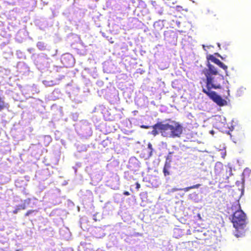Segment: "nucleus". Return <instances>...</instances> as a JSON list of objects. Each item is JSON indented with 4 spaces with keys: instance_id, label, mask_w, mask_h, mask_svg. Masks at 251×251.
Masks as SVG:
<instances>
[{
    "instance_id": "6ab92c4d",
    "label": "nucleus",
    "mask_w": 251,
    "mask_h": 251,
    "mask_svg": "<svg viewBox=\"0 0 251 251\" xmlns=\"http://www.w3.org/2000/svg\"><path fill=\"white\" fill-rule=\"evenodd\" d=\"M198 218H199V219H201V217L200 214H198Z\"/></svg>"
},
{
    "instance_id": "f8f14e48",
    "label": "nucleus",
    "mask_w": 251,
    "mask_h": 251,
    "mask_svg": "<svg viewBox=\"0 0 251 251\" xmlns=\"http://www.w3.org/2000/svg\"><path fill=\"white\" fill-rule=\"evenodd\" d=\"M169 169L163 168V173H164V175L165 176H167L170 175V173L169 172Z\"/></svg>"
},
{
    "instance_id": "f3484780",
    "label": "nucleus",
    "mask_w": 251,
    "mask_h": 251,
    "mask_svg": "<svg viewBox=\"0 0 251 251\" xmlns=\"http://www.w3.org/2000/svg\"><path fill=\"white\" fill-rule=\"evenodd\" d=\"M229 96V90H228V91H227V96H226V98L227 99V97H228V96Z\"/></svg>"
},
{
    "instance_id": "aec40b11",
    "label": "nucleus",
    "mask_w": 251,
    "mask_h": 251,
    "mask_svg": "<svg viewBox=\"0 0 251 251\" xmlns=\"http://www.w3.org/2000/svg\"><path fill=\"white\" fill-rule=\"evenodd\" d=\"M143 127H144V128H148V126H143Z\"/></svg>"
},
{
    "instance_id": "a211bd4d",
    "label": "nucleus",
    "mask_w": 251,
    "mask_h": 251,
    "mask_svg": "<svg viewBox=\"0 0 251 251\" xmlns=\"http://www.w3.org/2000/svg\"><path fill=\"white\" fill-rule=\"evenodd\" d=\"M219 56L222 58V60H225V57H223L222 56H220V55H219Z\"/></svg>"
},
{
    "instance_id": "1a4fd4ad",
    "label": "nucleus",
    "mask_w": 251,
    "mask_h": 251,
    "mask_svg": "<svg viewBox=\"0 0 251 251\" xmlns=\"http://www.w3.org/2000/svg\"><path fill=\"white\" fill-rule=\"evenodd\" d=\"M201 186V184H197L196 185H194L189 187H187L185 188H184L183 189H179L180 190L183 191L185 192H187L188 191H189L190 189H197L199 188Z\"/></svg>"
},
{
    "instance_id": "9b49d317",
    "label": "nucleus",
    "mask_w": 251,
    "mask_h": 251,
    "mask_svg": "<svg viewBox=\"0 0 251 251\" xmlns=\"http://www.w3.org/2000/svg\"><path fill=\"white\" fill-rule=\"evenodd\" d=\"M67 57L66 56H64L62 58V62L63 64L66 67H68L70 65L69 63H68L67 61Z\"/></svg>"
},
{
    "instance_id": "39448f33",
    "label": "nucleus",
    "mask_w": 251,
    "mask_h": 251,
    "mask_svg": "<svg viewBox=\"0 0 251 251\" xmlns=\"http://www.w3.org/2000/svg\"><path fill=\"white\" fill-rule=\"evenodd\" d=\"M207 69H205L203 70V73L204 74L206 78L213 76V75H218V72L217 69L213 65L208 63L207 64Z\"/></svg>"
},
{
    "instance_id": "2eb2a0df",
    "label": "nucleus",
    "mask_w": 251,
    "mask_h": 251,
    "mask_svg": "<svg viewBox=\"0 0 251 251\" xmlns=\"http://www.w3.org/2000/svg\"><path fill=\"white\" fill-rule=\"evenodd\" d=\"M140 188V184L139 183L137 182L136 183V188L137 189H139Z\"/></svg>"
},
{
    "instance_id": "20e7f679",
    "label": "nucleus",
    "mask_w": 251,
    "mask_h": 251,
    "mask_svg": "<svg viewBox=\"0 0 251 251\" xmlns=\"http://www.w3.org/2000/svg\"><path fill=\"white\" fill-rule=\"evenodd\" d=\"M232 222L234 227L238 229L246 225V216L242 210H238L233 213Z\"/></svg>"
},
{
    "instance_id": "dca6fc26",
    "label": "nucleus",
    "mask_w": 251,
    "mask_h": 251,
    "mask_svg": "<svg viewBox=\"0 0 251 251\" xmlns=\"http://www.w3.org/2000/svg\"><path fill=\"white\" fill-rule=\"evenodd\" d=\"M124 195L126 196H129L130 195V193L128 191H124L123 193Z\"/></svg>"
},
{
    "instance_id": "9d476101",
    "label": "nucleus",
    "mask_w": 251,
    "mask_h": 251,
    "mask_svg": "<svg viewBox=\"0 0 251 251\" xmlns=\"http://www.w3.org/2000/svg\"><path fill=\"white\" fill-rule=\"evenodd\" d=\"M26 208L25 204L19 205L17 206L15 209L13 211V213L15 214H17L18 211L20 210H24Z\"/></svg>"
},
{
    "instance_id": "6e6552de",
    "label": "nucleus",
    "mask_w": 251,
    "mask_h": 251,
    "mask_svg": "<svg viewBox=\"0 0 251 251\" xmlns=\"http://www.w3.org/2000/svg\"><path fill=\"white\" fill-rule=\"evenodd\" d=\"M162 122H158L152 126L153 130L151 131V134L153 136L158 135L159 133L161 134V129H160V126Z\"/></svg>"
},
{
    "instance_id": "f257e3e1",
    "label": "nucleus",
    "mask_w": 251,
    "mask_h": 251,
    "mask_svg": "<svg viewBox=\"0 0 251 251\" xmlns=\"http://www.w3.org/2000/svg\"><path fill=\"white\" fill-rule=\"evenodd\" d=\"M206 79V88H203L202 92L217 105L220 106L226 105L227 102L226 100L223 99L215 92L211 91L212 88L215 89L221 88L220 82L224 80L223 76L221 75H219L216 78L213 76Z\"/></svg>"
},
{
    "instance_id": "ddd939ff",
    "label": "nucleus",
    "mask_w": 251,
    "mask_h": 251,
    "mask_svg": "<svg viewBox=\"0 0 251 251\" xmlns=\"http://www.w3.org/2000/svg\"><path fill=\"white\" fill-rule=\"evenodd\" d=\"M170 167H171L170 163L167 161H166L164 166V168L169 169L170 168Z\"/></svg>"
},
{
    "instance_id": "0eeeda50",
    "label": "nucleus",
    "mask_w": 251,
    "mask_h": 251,
    "mask_svg": "<svg viewBox=\"0 0 251 251\" xmlns=\"http://www.w3.org/2000/svg\"><path fill=\"white\" fill-rule=\"evenodd\" d=\"M153 149L152 148V145L151 143H149L148 144V148L147 149L144 150V156L146 159H148L151 156L152 153Z\"/></svg>"
},
{
    "instance_id": "f03ea898",
    "label": "nucleus",
    "mask_w": 251,
    "mask_h": 251,
    "mask_svg": "<svg viewBox=\"0 0 251 251\" xmlns=\"http://www.w3.org/2000/svg\"><path fill=\"white\" fill-rule=\"evenodd\" d=\"M161 136L170 138L180 137L183 132V127L179 122L171 121L170 123L163 124L160 126Z\"/></svg>"
},
{
    "instance_id": "4468645a",
    "label": "nucleus",
    "mask_w": 251,
    "mask_h": 251,
    "mask_svg": "<svg viewBox=\"0 0 251 251\" xmlns=\"http://www.w3.org/2000/svg\"><path fill=\"white\" fill-rule=\"evenodd\" d=\"M35 211L34 210H29L28 211H27L25 214V216H29L30 214H31V213H32L33 212H34Z\"/></svg>"
},
{
    "instance_id": "7ed1b4c3",
    "label": "nucleus",
    "mask_w": 251,
    "mask_h": 251,
    "mask_svg": "<svg viewBox=\"0 0 251 251\" xmlns=\"http://www.w3.org/2000/svg\"><path fill=\"white\" fill-rule=\"evenodd\" d=\"M231 169L224 166L222 163L218 162L215 164L214 173L216 178L220 180L227 179L231 174Z\"/></svg>"
},
{
    "instance_id": "423d86ee",
    "label": "nucleus",
    "mask_w": 251,
    "mask_h": 251,
    "mask_svg": "<svg viewBox=\"0 0 251 251\" xmlns=\"http://www.w3.org/2000/svg\"><path fill=\"white\" fill-rule=\"evenodd\" d=\"M211 60V61L218 65L220 67L223 69L225 71H226L227 69V66L225 65L223 63H222L219 59L213 56L212 55L209 56L208 58Z\"/></svg>"
}]
</instances>
